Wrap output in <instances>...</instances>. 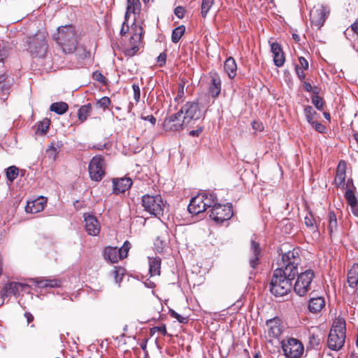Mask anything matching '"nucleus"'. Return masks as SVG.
Instances as JSON below:
<instances>
[{
  "instance_id": "1",
  "label": "nucleus",
  "mask_w": 358,
  "mask_h": 358,
  "mask_svg": "<svg viewBox=\"0 0 358 358\" xmlns=\"http://www.w3.org/2000/svg\"><path fill=\"white\" fill-rule=\"evenodd\" d=\"M300 257L297 250L282 255L280 267L274 271L269 285L270 292L275 296L286 295L292 288V282L298 274Z\"/></svg>"
},
{
  "instance_id": "2",
  "label": "nucleus",
  "mask_w": 358,
  "mask_h": 358,
  "mask_svg": "<svg viewBox=\"0 0 358 358\" xmlns=\"http://www.w3.org/2000/svg\"><path fill=\"white\" fill-rule=\"evenodd\" d=\"M203 115L201 109L197 101L185 103L179 111L166 117L164 122L166 130L180 131L184 127L194 124Z\"/></svg>"
},
{
  "instance_id": "3",
  "label": "nucleus",
  "mask_w": 358,
  "mask_h": 358,
  "mask_svg": "<svg viewBox=\"0 0 358 358\" xmlns=\"http://www.w3.org/2000/svg\"><path fill=\"white\" fill-rule=\"evenodd\" d=\"M53 39L65 54L73 53L78 43L77 33L71 25L59 27Z\"/></svg>"
},
{
  "instance_id": "4",
  "label": "nucleus",
  "mask_w": 358,
  "mask_h": 358,
  "mask_svg": "<svg viewBox=\"0 0 358 358\" xmlns=\"http://www.w3.org/2000/svg\"><path fill=\"white\" fill-rule=\"evenodd\" d=\"M48 37V34L45 31H38L35 34L27 37L26 41L28 45L27 50L33 57H45L49 49Z\"/></svg>"
},
{
  "instance_id": "5",
  "label": "nucleus",
  "mask_w": 358,
  "mask_h": 358,
  "mask_svg": "<svg viewBox=\"0 0 358 358\" xmlns=\"http://www.w3.org/2000/svg\"><path fill=\"white\" fill-rule=\"evenodd\" d=\"M166 203L159 194H145L142 196V206L144 210L155 216L163 214Z\"/></svg>"
},
{
  "instance_id": "6",
  "label": "nucleus",
  "mask_w": 358,
  "mask_h": 358,
  "mask_svg": "<svg viewBox=\"0 0 358 358\" xmlns=\"http://www.w3.org/2000/svg\"><path fill=\"white\" fill-rule=\"evenodd\" d=\"M281 346L286 358H301L304 352L303 343L296 338L282 340Z\"/></svg>"
},
{
  "instance_id": "7",
  "label": "nucleus",
  "mask_w": 358,
  "mask_h": 358,
  "mask_svg": "<svg viewBox=\"0 0 358 358\" xmlns=\"http://www.w3.org/2000/svg\"><path fill=\"white\" fill-rule=\"evenodd\" d=\"M297 275V279L294 285V291L297 295L303 296L310 289L315 274L312 270H306Z\"/></svg>"
},
{
  "instance_id": "8",
  "label": "nucleus",
  "mask_w": 358,
  "mask_h": 358,
  "mask_svg": "<svg viewBox=\"0 0 358 358\" xmlns=\"http://www.w3.org/2000/svg\"><path fill=\"white\" fill-rule=\"evenodd\" d=\"M233 215L232 206L231 203L221 205L215 203L210 210V217L219 223L229 220Z\"/></svg>"
},
{
  "instance_id": "9",
  "label": "nucleus",
  "mask_w": 358,
  "mask_h": 358,
  "mask_svg": "<svg viewBox=\"0 0 358 358\" xmlns=\"http://www.w3.org/2000/svg\"><path fill=\"white\" fill-rule=\"evenodd\" d=\"M89 173L92 180L99 181L105 175L103 159L96 155L94 157L89 164Z\"/></svg>"
},
{
  "instance_id": "10",
  "label": "nucleus",
  "mask_w": 358,
  "mask_h": 358,
  "mask_svg": "<svg viewBox=\"0 0 358 358\" xmlns=\"http://www.w3.org/2000/svg\"><path fill=\"white\" fill-rule=\"evenodd\" d=\"M208 94L214 99H217L221 92L222 81L220 76L215 71L208 73Z\"/></svg>"
},
{
  "instance_id": "11",
  "label": "nucleus",
  "mask_w": 358,
  "mask_h": 358,
  "mask_svg": "<svg viewBox=\"0 0 358 358\" xmlns=\"http://www.w3.org/2000/svg\"><path fill=\"white\" fill-rule=\"evenodd\" d=\"M328 11L324 6L321 5L315 6L310 11V20L312 26L320 29L323 26Z\"/></svg>"
},
{
  "instance_id": "12",
  "label": "nucleus",
  "mask_w": 358,
  "mask_h": 358,
  "mask_svg": "<svg viewBox=\"0 0 358 358\" xmlns=\"http://www.w3.org/2000/svg\"><path fill=\"white\" fill-rule=\"evenodd\" d=\"M143 28L136 27L134 32L129 41V47L125 48V54L127 56H134L139 50V45L142 39Z\"/></svg>"
},
{
  "instance_id": "13",
  "label": "nucleus",
  "mask_w": 358,
  "mask_h": 358,
  "mask_svg": "<svg viewBox=\"0 0 358 358\" xmlns=\"http://www.w3.org/2000/svg\"><path fill=\"white\" fill-rule=\"evenodd\" d=\"M345 339V333L336 332V330H330L327 345L329 349L334 351H338L342 348L344 345Z\"/></svg>"
},
{
  "instance_id": "14",
  "label": "nucleus",
  "mask_w": 358,
  "mask_h": 358,
  "mask_svg": "<svg viewBox=\"0 0 358 358\" xmlns=\"http://www.w3.org/2000/svg\"><path fill=\"white\" fill-rule=\"evenodd\" d=\"M85 228L87 234L97 236L100 232V224L95 216L84 215Z\"/></svg>"
},
{
  "instance_id": "15",
  "label": "nucleus",
  "mask_w": 358,
  "mask_h": 358,
  "mask_svg": "<svg viewBox=\"0 0 358 358\" xmlns=\"http://www.w3.org/2000/svg\"><path fill=\"white\" fill-rule=\"evenodd\" d=\"M250 251L252 255L249 259V264L252 269H255L260 264L262 250L259 244L254 240L251 241Z\"/></svg>"
},
{
  "instance_id": "16",
  "label": "nucleus",
  "mask_w": 358,
  "mask_h": 358,
  "mask_svg": "<svg viewBox=\"0 0 358 358\" xmlns=\"http://www.w3.org/2000/svg\"><path fill=\"white\" fill-rule=\"evenodd\" d=\"M203 197V195L199 194L194 197L192 198L187 208L189 213L197 215L205 211Z\"/></svg>"
},
{
  "instance_id": "17",
  "label": "nucleus",
  "mask_w": 358,
  "mask_h": 358,
  "mask_svg": "<svg viewBox=\"0 0 358 358\" xmlns=\"http://www.w3.org/2000/svg\"><path fill=\"white\" fill-rule=\"evenodd\" d=\"M13 84V78L6 75H0V99L5 100Z\"/></svg>"
},
{
  "instance_id": "18",
  "label": "nucleus",
  "mask_w": 358,
  "mask_h": 358,
  "mask_svg": "<svg viewBox=\"0 0 358 358\" xmlns=\"http://www.w3.org/2000/svg\"><path fill=\"white\" fill-rule=\"evenodd\" d=\"M46 202L47 200L43 196L38 197L31 201H28L25 207V211L28 213H39L44 209Z\"/></svg>"
},
{
  "instance_id": "19",
  "label": "nucleus",
  "mask_w": 358,
  "mask_h": 358,
  "mask_svg": "<svg viewBox=\"0 0 358 358\" xmlns=\"http://www.w3.org/2000/svg\"><path fill=\"white\" fill-rule=\"evenodd\" d=\"M22 287V284L19 282H11L6 284L0 292V296L3 299L2 303H3L4 299H7L10 296L17 294L20 287Z\"/></svg>"
},
{
  "instance_id": "20",
  "label": "nucleus",
  "mask_w": 358,
  "mask_h": 358,
  "mask_svg": "<svg viewBox=\"0 0 358 358\" xmlns=\"http://www.w3.org/2000/svg\"><path fill=\"white\" fill-rule=\"evenodd\" d=\"M271 49L273 55L274 64L278 67L282 66L285 61V57L280 45L276 42L272 43Z\"/></svg>"
},
{
  "instance_id": "21",
  "label": "nucleus",
  "mask_w": 358,
  "mask_h": 358,
  "mask_svg": "<svg viewBox=\"0 0 358 358\" xmlns=\"http://www.w3.org/2000/svg\"><path fill=\"white\" fill-rule=\"evenodd\" d=\"M113 192L115 194L123 193L129 189L132 185V180L130 178H122L119 179H114Z\"/></svg>"
},
{
  "instance_id": "22",
  "label": "nucleus",
  "mask_w": 358,
  "mask_h": 358,
  "mask_svg": "<svg viewBox=\"0 0 358 358\" xmlns=\"http://www.w3.org/2000/svg\"><path fill=\"white\" fill-rule=\"evenodd\" d=\"M325 306V300L322 296H312L308 301V310L313 313L320 312Z\"/></svg>"
},
{
  "instance_id": "23",
  "label": "nucleus",
  "mask_w": 358,
  "mask_h": 358,
  "mask_svg": "<svg viewBox=\"0 0 358 358\" xmlns=\"http://www.w3.org/2000/svg\"><path fill=\"white\" fill-rule=\"evenodd\" d=\"M345 198L348 203L350 206L353 215L358 217V199L353 189L348 188L345 192Z\"/></svg>"
},
{
  "instance_id": "24",
  "label": "nucleus",
  "mask_w": 358,
  "mask_h": 358,
  "mask_svg": "<svg viewBox=\"0 0 358 358\" xmlns=\"http://www.w3.org/2000/svg\"><path fill=\"white\" fill-rule=\"evenodd\" d=\"M34 283L37 285L39 287H58L61 286V281L58 279H50V278H36L33 279Z\"/></svg>"
},
{
  "instance_id": "25",
  "label": "nucleus",
  "mask_w": 358,
  "mask_h": 358,
  "mask_svg": "<svg viewBox=\"0 0 358 358\" xmlns=\"http://www.w3.org/2000/svg\"><path fill=\"white\" fill-rule=\"evenodd\" d=\"M345 162L343 160L340 161L337 166L336 175L334 180L335 183L338 187H341L344 184L345 180Z\"/></svg>"
},
{
  "instance_id": "26",
  "label": "nucleus",
  "mask_w": 358,
  "mask_h": 358,
  "mask_svg": "<svg viewBox=\"0 0 358 358\" xmlns=\"http://www.w3.org/2000/svg\"><path fill=\"white\" fill-rule=\"evenodd\" d=\"M268 334L271 338H277L281 334V329L278 320L272 319L266 321Z\"/></svg>"
},
{
  "instance_id": "27",
  "label": "nucleus",
  "mask_w": 358,
  "mask_h": 358,
  "mask_svg": "<svg viewBox=\"0 0 358 358\" xmlns=\"http://www.w3.org/2000/svg\"><path fill=\"white\" fill-rule=\"evenodd\" d=\"M104 257L111 263H117L120 259H122L117 247L106 248L104 250Z\"/></svg>"
},
{
  "instance_id": "28",
  "label": "nucleus",
  "mask_w": 358,
  "mask_h": 358,
  "mask_svg": "<svg viewBox=\"0 0 358 358\" xmlns=\"http://www.w3.org/2000/svg\"><path fill=\"white\" fill-rule=\"evenodd\" d=\"M224 69L229 78H234L236 75L237 66L234 58L229 57L224 64Z\"/></svg>"
},
{
  "instance_id": "29",
  "label": "nucleus",
  "mask_w": 358,
  "mask_h": 358,
  "mask_svg": "<svg viewBox=\"0 0 358 358\" xmlns=\"http://www.w3.org/2000/svg\"><path fill=\"white\" fill-rule=\"evenodd\" d=\"M141 11V3L139 0H127V11L124 17L128 21L130 13L139 14Z\"/></svg>"
},
{
  "instance_id": "30",
  "label": "nucleus",
  "mask_w": 358,
  "mask_h": 358,
  "mask_svg": "<svg viewBox=\"0 0 358 358\" xmlns=\"http://www.w3.org/2000/svg\"><path fill=\"white\" fill-rule=\"evenodd\" d=\"M348 282L350 287H355L358 284V264H354L348 273Z\"/></svg>"
},
{
  "instance_id": "31",
  "label": "nucleus",
  "mask_w": 358,
  "mask_h": 358,
  "mask_svg": "<svg viewBox=\"0 0 358 358\" xmlns=\"http://www.w3.org/2000/svg\"><path fill=\"white\" fill-rule=\"evenodd\" d=\"M149 272L151 276L159 275L161 259L158 257L149 258Z\"/></svg>"
},
{
  "instance_id": "32",
  "label": "nucleus",
  "mask_w": 358,
  "mask_h": 358,
  "mask_svg": "<svg viewBox=\"0 0 358 358\" xmlns=\"http://www.w3.org/2000/svg\"><path fill=\"white\" fill-rule=\"evenodd\" d=\"M338 229V222L336 215L334 211H329L328 214V226L327 229L329 235L331 236L333 233L336 231Z\"/></svg>"
},
{
  "instance_id": "33",
  "label": "nucleus",
  "mask_w": 358,
  "mask_h": 358,
  "mask_svg": "<svg viewBox=\"0 0 358 358\" xmlns=\"http://www.w3.org/2000/svg\"><path fill=\"white\" fill-rule=\"evenodd\" d=\"M200 194L203 195V206L205 207V210H206L208 208H213V205L217 203V202L215 201L217 198L214 194L202 192V193H200Z\"/></svg>"
},
{
  "instance_id": "34",
  "label": "nucleus",
  "mask_w": 358,
  "mask_h": 358,
  "mask_svg": "<svg viewBox=\"0 0 358 358\" xmlns=\"http://www.w3.org/2000/svg\"><path fill=\"white\" fill-rule=\"evenodd\" d=\"M68 104L63 101L53 103L50 107V110L51 111H53L58 115L64 114L68 110Z\"/></svg>"
},
{
  "instance_id": "35",
  "label": "nucleus",
  "mask_w": 358,
  "mask_h": 358,
  "mask_svg": "<svg viewBox=\"0 0 358 358\" xmlns=\"http://www.w3.org/2000/svg\"><path fill=\"white\" fill-rule=\"evenodd\" d=\"M304 114L306 120L310 124H313L317 119V113L310 106H308L304 108Z\"/></svg>"
},
{
  "instance_id": "36",
  "label": "nucleus",
  "mask_w": 358,
  "mask_h": 358,
  "mask_svg": "<svg viewBox=\"0 0 358 358\" xmlns=\"http://www.w3.org/2000/svg\"><path fill=\"white\" fill-rule=\"evenodd\" d=\"M336 330V332L345 333V321L342 317H337L333 322L330 330Z\"/></svg>"
},
{
  "instance_id": "37",
  "label": "nucleus",
  "mask_w": 358,
  "mask_h": 358,
  "mask_svg": "<svg viewBox=\"0 0 358 358\" xmlns=\"http://www.w3.org/2000/svg\"><path fill=\"white\" fill-rule=\"evenodd\" d=\"M185 31V27L183 25L179 26L174 29L171 34L172 42L174 43H178L180 40L181 37L183 36Z\"/></svg>"
},
{
  "instance_id": "38",
  "label": "nucleus",
  "mask_w": 358,
  "mask_h": 358,
  "mask_svg": "<svg viewBox=\"0 0 358 358\" xmlns=\"http://www.w3.org/2000/svg\"><path fill=\"white\" fill-rule=\"evenodd\" d=\"M91 105L87 104L80 107L78 110V119L80 122H84L87 120V117L90 115L91 112Z\"/></svg>"
},
{
  "instance_id": "39",
  "label": "nucleus",
  "mask_w": 358,
  "mask_h": 358,
  "mask_svg": "<svg viewBox=\"0 0 358 358\" xmlns=\"http://www.w3.org/2000/svg\"><path fill=\"white\" fill-rule=\"evenodd\" d=\"M215 3V0H202L201 5V14L203 17H206Z\"/></svg>"
},
{
  "instance_id": "40",
  "label": "nucleus",
  "mask_w": 358,
  "mask_h": 358,
  "mask_svg": "<svg viewBox=\"0 0 358 358\" xmlns=\"http://www.w3.org/2000/svg\"><path fill=\"white\" fill-rule=\"evenodd\" d=\"M50 124V122L47 118L39 122L37 125L36 133L39 134H45L49 129Z\"/></svg>"
},
{
  "instance_id": "41",
  "label": "nucleus",
  "mask_w": 358,
  "mask_h": 358,
  "mask_svg": "<svg viewBox=\"0 0 358 358\" xmlns=\"http://www.w3.org/2000/svg\"><path fill=\"white\" fill-rule=\"evenodd\" d=\"M313 93L315 94V95L313 96L311 99L312 103L317 110H322L324 106V101L322 98L317 95L318 93L317 91L313 90Z\"/></svg>"
},
{
  "instance_id": "42",
  "label": "nucleus",
  "mask_w": 358,
  "mask_h": 358,
  "mask_svg": "<svg viewBox=\"0 0 358 358\" xmlns=\"http://www.w3.org/2000/svg\"><path fill=\"white\" fill-rule=\"evenodd\" d=\"M18 169L15 166H11L6 169V177L8 180L13 182L18 176Z\"/></svg>"
},
{
  "instance_id": "43",
  "label": "nucleus",
  "mask_w": 358,
  "mask_h": 358,
  "mask_svg": "<svg viewBox=\"0 0 358 358\" xmlns=\"http://www.w3.org/2000/svg\"><path fill=\"white\" fill-rule=\"evenodd\" d=\"M10 54V47L6 43L0 44V62H3Z\"/></svg>"
},
{
  "instance_id": "44",
  "label": "nucleus",
  "mask_w": 358,
  "mask_h": 358,
  "mask_svg": "<svg viewBox=\"0 0 358 358\" xmlns=\"http://www.w3.org/2000/svg\"><path fill=\"white\" fill-rule=\"evenodd\" d=\"M124 269L121 267H114L112 271L114 279L117 283H120L123 278Z\"/></svg>"
},
{
  "instance_id": "45",
  "label": "nucleus",
  "mask_w": 358,
  "mask_h": 358,
  "mask_svg": "<svg viewBox=\"0 0 358 358\" xmlns=\"http://www.w3.org/2000/svg\"><path fill=\"white\" fill-rule=\"evenodd\" d=\"M130 248L131 243L128 241H126L124 243L123 245L120 248H118V251L121 259H124L127 257L128 252Z\"/></svg>"
},
{
  "instance_id": "46",
  "label": "nucleus",
  "mask_w": 358,
  "mask_h": 358,
  "mask_svg": "<svg viewBox=\"0 0 358 358\" xmlns=\"http://www.w3.org/2000/svg\"><path fill=\"white\" fill-rule=\"evenodd\" d=\"M184 87H185V83L183 82H180L178 83V93L176 96L175 97L176 101H182L185 96V92H184Z\"/></svg>"
},
{
  "instance_id": "47",
  "label": "nucleus",
  "mask_w": 358,
  "mask_h": 358,
  "mask_svg": "<svg viewBox=\"0 0 358 358\" xmlns=\"http://www.w3.org/2000/svg\"><path fill=\"white\" fill-rule=\"evenodd\" d=\"M308 343L311 348H316L320 343V338L315 334H310L308 337Z\"/></svg>"
},
{
  "instance_id": "48",
  "label": "nucleus",
  "mask_w": 358,
  "mask_h": 358,
  "mask_svg": "<svg viewBox=\"0 0 358 358\" xmlns=\"http://www.w3.org/2000/svg\"><path fill=\"white\" fill-rule=\"evenodd\" d=\"M169 314L172 317L176 319L180 323L185 324L187 323L188 321V317L180 315V314H178L172 309L169 310Z\"/></svg>"
},
{
  "instance_id": "49",
  "label": "nucleus",
  "mask_w": 358,
  "mask_h": 358,
  "mask_svg": "<svg viewBox=\"0 0 358 358\" xmlns=\"http://www.w3.org/2000/svg\"><path fill=\"white\" fill-rule=\"evenodd\" d=\"M166 245V243L162 240L159 237H157L155 241V247L158 252H162L164 248Z\"/></svg>"
},
{
  "instance_id": "50",
  "label": "nucleus",
  "mask_w": 358,
  "mask_h": 358,
  "mask_svg": "<svg viewBox=\"0 0 358 358\" xmlns=\"http://www.w3.org/2000/svg\"><path fill=\"white\" fill-rule=\"evenodd\" d=\"M110 103V100L107 96H103L101 99H100L97 102L96 105L99 106L100 108H106Z\"/></svg>"
},
{
  "instance_id": "51",
  "label": "nucleus",
  "mask_w": 358,
  "mask_h": 358,
  "mask_svg": "<svg viewBox=\"0 0 358 358\" xmlns=\"http://www.w3.org/2000/svg\"><path fill=\"white\" fill-rule=\"evenodd\" d=\"M132 89L134 91V99L136 102H138L141 96V90L138 84L133 83Z\"/></svg>"
},
{
  "instance_id": "52",
  "label": "nucleus",
  "mask_w": 358,
  "mask_h": 358,
  "mask_svg": "<svg viewBox=\"0 0 358 358\" xmlns=\"http://www.w3.org/2000/svg\"><path fill=\"white\" fill-rule=\"evenodd\" d=\"M305 224L308 227H313L315 224V220L313 217V215L310 213L308 215H306L304 219Z\"/></svg>"
},
{
  "instance_id": "53",
  "label": "nucleus",
  "mask_w": 358,
  "mask_h": 358,
  "mask_svg": "<svg viewBox=\"0 0 358 358\" xmlns=\"http://www.w3.org/2000/svg\"><path fill=\"white\" fill-rule=\"evenodd\" d=\"M93 79L101 83H104L106 82V78L103 76V74L96 71L95 72L93 73Z\"/></svg>"
},
{
  "instance_id": "54",
  "label": "nucleus",
  "mask_w": 358,
  "mask_h": 358,
  "mask_svg": "<svg viewBox=\"0 0 358 358\" xmlns=\"http://www.w3.org/2000/svg\"><path fill=\"white\" fill-rule=\"evenodd\" d=\"M311 125L314 127V129L319 133L323 134L325 132L326 127L322 124L321 123L318 122L317 120L314 122L313 124H311Z\"/></svg>"
},
{
  "instance_id": "55",
  "label": "nucleus",
  "mask_w": 358,
  "mask_h": 358,
  "mask_svg": "<svg viewBox=\"0 0 358 358\" xmlns=\"http://www.w3.org/2000/svg\"><path fill=\"white\" fill-rule=\"evenodd\" d=\"M175 15L180 19L182 18L185 15V10L182 6H178L174 10Z\"/></svg>"
},
{
  "instance_id": "56",
  "label": "nucleus",
  "mask_w": 358,
  "mask_h": 358,
  "mask_svg": "<svg viewBox=\"0 0 358 358\" xmlns=\"http://www.w3.org/2000/svg\"><path fill=\"white\" fill-rule=\"evenodd\" d=\"M166 54L164 52L159 54L157 57V62H159V66H163L166 64Z\"/></svg>"
},
{
  "instance_id": "57",
  "label": "nucleus",
  "mask_w": 358,
  "mask_h": 358,
  "mask_svg": "<svg viewBox=\"0 0 358 358\" xmlns=\"http://www.w3.org/2000/svg\"><path fill=\"white\" fill-rule=\"evenodd\" d=\"M129 25L127 24V21H126V18L124 17V22L122 24V28L120 30V34L122 36H124L129 31Z\"/></svg>"
},
{
  "instance_id": "58",
  "label": "nucleus",
  "mask_w": 358,
  "mask_h": 358,
  "mask_svg": "<svg viewBox=\"0 0 358 358\" xmlns=\"http://www.w3.org/2000/svg\"><path fill=\"white\" fill-rule=\"evenodd\" d=\"M299 63L303 70L308 69V62L303 57L299 58Z\"/></svg>"
},
{
  "instance_id": "59",
  "label": "nucleus",
  "mask_w": 358,
  "mask_h": 358,
  "mask_svg": "<svg viewBox=\"0 0 358 358\" xmlns=\"http://www.w3.org/2000/svg\"><path fill=\"white\" fill-rule=\"evenodd\" d=\"M141 118L143 120L149 121L152 124V125H155V124L156 122V118L152 115H147V116L142 115Z\"/></svg>"
},
{
  "instance_id": "60",
  "label": "nucleus",
  "mask_w": 358,
  "mask_h": 358,
  "mask_svg": "<svg viewBox=\"0 0 358 358\" xmlns=\"http://www.w3.org/2000/svg\"><path fill=\"white\" fill-rule=\"evenodd\" d=\"M153 329L162 333L164 336L166 335V327L165 324H163L159 327H155Z\"/></svg>"
},
{
  "instance_id": "61",
  "label": "nucleus",
  "mask_w": 358,
  "mask_h": 358,
  "mask_svg": "<svg viewBox=\"0 0 358 358\" xmlns=\"http://www.w3.org/2000/svg\"><path fill=\"white\" fill-rule=\"evenodd\" d=\"M296 73H297V76H299V79L301 80H303L305 78V73L303 72V69L301 70L299 69V66H296Z\"/></svg>"
},
{
  "instance_id": "62",
  "label": "nucleus",
  "mask_w": 358,
  "mask_h": 358,
  "mask_svg": "<svg viewBox=\"0 0 358 358\" xmlns=\"http://www.w3.org/2000/svg\"><path fill=\"white\" fill-rule=\"evenodd\" d=\"M348 188H350V189H353L354 192H355L356 187H355V185L353 184V181H352V179H348L347 182H346V190Z\"/></svg>"
},
{
  "instance_id": "63",
  "label": "nucleus",
  "mask_w": 358,
  "mask_h": 358,
  "mask_svg": "<svg viewBox=\"0 0 358 358\" xmlns=\"http://www.w3.org/2000/svg\"><path fill=\"white\" fill-rule=\"evenodd\" d=\"M202 130L203 129L201 127H199V129H197L196 130H192L189 131V135L192 136H197L199 135V134L201 133Z\"/></svg>"
},
{
  "instance_id": "64",
  "label": "nucleus",
  "mask_w": 358,
  "mask_h": 358,
  "mask_svg": "<svg viewBox=\"0 0 358 358\" xmlns=\"http://www.w3.org/2000/svg\"><path fill=\"white\" fill-rule=\"evenodd\" d=\"M352 29L358 34V18L357 20L351 25Z\"/></svg>"
}]
</instances>
